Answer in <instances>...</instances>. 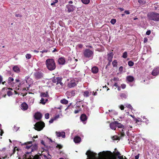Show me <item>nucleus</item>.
<instances>
[{
    "mask_svg": "<svg viewBox=\"0 0 159 159\" xmlns=\"http://www.w3.org/2000/svg\"><path fill=\"white\" fill-rule=\"evenodd\" d=\"M112 139L114 140H120V138L118 136L115 135L112 137Z\"/></svg>",
    "mask_w": 159,
    "mask_h": 159,
    "instance_id": "obj_30",
    "label": "nucleus"
},
{
    "mask_svg": "<svg viewBox=\"0 0 159 159\" xmlns=\"http://www.w3.org/2000/svg\"><path fill=\"white\" fill-rule=\"evenodd\" d=\"M8 89L7 88H6V87H4L2 89V91H4L5 90H6V91H7V90H8Z\"/></svg>",
    "mask_w": 159,
    "mask_h": 159,
    "instance_id": "obj_55",
    "label": "nucleus"
},
{
    "mask_svg": "<svg viewBox=\"0 0 159 159\" xmlns=\"http://www.w3.org/2000/svg\"><path fill=\"white\" fill-rule=\"evenodd\" d=\"M77 46L78 47V48L81 49L82 48L83 46L82 44H79Z\"/></svg>",
    "mask_w": 159,
    "mask_h": 159,
    "instance_id": "obj_48",
    "label": "nucleus"
},
{
    "mask_svg": "<svg viewBox=\"0 0 159 159\" xmlns=\"http://www.w3.org/2000/svg\"><path fill=\"white\" fill-rule=\"evenodd\" d=\"M62 147V146L60 144H58L56 146V148H59V149H61Z\"/></svg>",
    "mask_w": 159,
    "mask_h": 159,
    "instance_id": "obj_46",
    "label": "nucleus"
},
{
    "mask_svg": "<svg viewBox=\"0 0 159 159\" xmlns=\"http://www.w3.org/2000/svg\"><path fill=\"white\" fill-rule=\"evenodd\" d=\"M77 91L76 90H73L70 92V93L72 96H75L77 93Z\"/></svg>",
    "mask_w": 159,
    "mask_h": 159,
    "instance_id": "obj_31",
    "label": "nucleus"
},
{
    "mask_svg": "<svg viewBox=\"0 0 159 159\" xmlns=\"http://www.w3.org/2000/svg\"><path fill=\"white\" fill-rule=\"evenodd\" d=\"M89 94L90 93L88 91H86L84 93V96L86 97L89 96Z\"/></svg>",
    "mask_w": 159,
    "mask_h": 159,
    "instance_id": "obj_34",
    "label": "nucleus"
},
{
    "mask_svg": "<svg viewBox=\"0 0 159 159\" xmlns=\"http://www.w3.org/2000/svg\"><path fill=\"white\" fill-rule=\"evenodd\" d=\"M119 108L121 110H123L124 109V105H121L119 106Z\"/></svg>",
    "mask_w": 159,
    "mask_h": 159,
    "instance_id": "obj_47",
    "label": "nucleus"
},
{
    "mask_svg": "<svg viewBox=\"0 0 159 159\" xmlns=\"http://www.w3.org/2000/svg\"><path fill=\"white\" fill-rule=\"evenodd\" d=\"M81 138L78 136H76L74 138V141L76 143H78L81 141Z\"/></svg>",
    "mask_w": 159,
    "mask_h": 159,
    "instance_id": "obj_20",
    "label": "nucleus"
},
{
    "mask_svg": "<svg viewBox=\"0 0 159 159\" xmlns=\"http://www.w3.org/2000/svg\"><path fill=\"white\" fill-rule=\"evenodd\" d=\"M134 121H136V123H137V122L139 121V120H138L136 118H134Z\"/></svg>",
    "mask_w": 159,
    "mask_h": 159,
    "instance_id": "obj_62",
    "label": "nucleus"
},
{
    "mask_svg": "<svg viewBox=\"0 0 159 159\" xmlns=\"http://www.w3.org/2000/svg\"><path fill=\"white\" fill-rule=\"evenodd\" d=\"M80 119L81 121H84L87 120L86 116L85 114H82L80 117Z\"/></svg>",
    "mask_w": 159,
    "mask_h": 159,
    "instance_id": "obj_25",
    "label": "nucleus"
},
{
    "mask_svg": "<svg viewBox=\"0 0 159 159\" xmlns=\"http://www.w3.org/2000/svg\"><path fill=\"white\" fill-rule=\"evenodd\" d=\"M158 3H156V6L154 7V9L155 10L157 9L158 6Z\"/></svg>",
    "mask_w": 159,
    "mask_h": 159,
    "instance_id": "obj_59",
    "label": "nucleus"
},
{
    "mask_svg": "<svg viewBox=\"0 0 159 159\" xmlns=\"http://www.w3.org/2000/svg\"><path fill=\"white\" fill-rule=\"evenodd\" d=\"M108 159H116V158L114 155H111V158H108Z\"/></svg>",
    "mask_w": 159,
    "mask_h": 159,
    "instance_id": "obj_54",
    "label": "nucleus"
},
{
    "mask_svg": "<svg viewBox=\"0 0 159 159\" xmlns=\"http://www.w3.org/2000/svg\"><path fill=\"white\" fill-rule=\"evenodd\" d=\"M76 85L75 81L74 80H72L70 81V82L68 84L69 87L71 88L74 87Z\"/></svg>",
    "mask_w": 159,
    "mask_h": 159,
    "instance_id": "obj_17",
    "label": "nucleus"
},
{
    "mask_svg": "<svg viewBox=\"0 0 159 159\" xmlns=\"http://www.w3.org/2000/svg\"><path fill=\"white\" fill-rule=\"evenodd\" d=\"M37 148L38 146L36 144L32 145L31 148H30V150L25 152V154L24 155V157L25 159H31L30 158L28 157L27 155L31 153L32 152L37 150Z\"/></svg>",
    "mask_w": 159,
    "mask_h": 159,
    "instance_id": "obj_3",
    "label": "nucleus"
},
{
    "mask_svg": "<svg viewBox=\"0 0 159 159\" xmlns=\"http://www.w3.org/2000/svg\"><path fill=\"white\" fill-rule=\"evenodd\" d=\"M45 126V124L43 122L40 121L38 122L34 125L35 129L39 131L42 129Z\"/></svg>",
    "mask_w": 159,
    "mask_h": 159,
    "instance_id": "obj_5",
    "label": "nucleus"
},
{
    "mask_svg": "<svg viewBox=\"0 0 159 159\" xmlns=\"http://www.w3.org/2000/svg\"><path fill=\"white\" fill-rule=\"evenodd\" d=\"M138 2L141 5H144L145 3V2L143 0H138Z\"/></svg>",
    "mask_w": 159,
    "mask_h": 159,
    "instance_id": "obj_36",
    "label": "nucleus"
},
{
    "mask_svg": "<svg viewBox=\"0 0 159 159\" xmlns=\"http://www.w3.org/2000/svg\"><path fill=\"white\" fill-rule=\"evenodd\" d=\"M110 153L109 154H108L107 155V157L108 158H111V156L113 155L116 158V156H119L120 155V153L119 152H115L114 154H113L111 152L109 151Z\"/></svg>",
    "mask_w": 159,
    "mask_h": 159,
    "instance_id": "obj_14",
    "label": "nucleus"
},
{
    "mask_svg": "<svg viewBox=\"0 0 159 159\" xmlns=\"http://www.w3.org/2000/svg\"><path fill=\"white\" fill-rule=\"evenodd\" d=\"M46 65L47 69L49 70H53L56 68V64L53 59H47L46 61Z\"/></svg>",
    "mask_w": 159,
    "mask_h": 159,
    "instance_id": "obj_1",
    "label": "nucleus"
},
{
    "mask_svg": "<svg viewBox=\"0 0 159 159\" xmlns=\"http://www.w3.org/2000/svg\"><path fill=\"white\" fill-rule=\"evenodd\" d=\"M151 32L150 30H148L146 32V34L148 35H149L151 34Z\"/></svg>",
    "mask_w": 159,
    "mask_h": 159,
    "instance_id": "obj_57",
    "label": "nucleus"
},
{
    "mask_svg": "<svg viewBox=\"0 0 159 159\" xmlns=\"http://www.w3.org/2000/svg\"><path fill=\"white\" fill-rule=\"evenodd\" d=\"M125 13L127 15H129L130 14L129 11L128 10H126L125 11Z\"/></svg>",
    "mask_w": 159,
    "mask_h": 159,
    "instance_id": "obj_58",
    "label": "nucleus"
},
{
    "mask_svg": "<svg viewBox=\"0 0 159 159\" xmlns=\"http://www.w3.org/2000/svg\"><path fill=\"white\" fill-rule=\"evenodd\" d=\"M41 96L42 97L47 98L48 96V93L47 92H46V93H41Z\"/></svg>",
    "mask_w": 159,
    "mask_h": 159,
    "instance_id": "obj_27",
    "label": "nucleus"
},
{
    "mask_svg": "<svg viewBox=\"0 0 159 159\" xmlns=\"http://www.w3.org/2000/svg\"><path fill=\"white\" fill-rule=\"evenodd\" d=\"M127 52H124L123 53L122 57L123 58H125L127 57Z\"/></svg>",
    "mask_w": 159,
    "mask_h": 159,
    "instance_id": "obj_38",
    "label": "nucleus"
},
{
    "mask_svg": "<svg viewBox=\"0 0 159 159\" xmlns=\"http://www.w3.org/2000/svg\"><path fill=\"white\" fill-rule=\"evenodd\" d=\"M56 136L57 137H61L62 138H64L66 137V133L65 132H56Z\"/></svg>",
    "mask_w": 159,
    "mask_h": 159,
    "instance_id": "obj_12",
    "label": "nucleus"
},
{
    "mask_svg": "<svg viewBox=\"0 0 159 159\" xmlns=\"http://www.w3.org/2000/svg\"><path fill=\"white\" fill-rule=\"evenodd\" d=\"M113 80L114 81H119V78L118 77H114V79H113Z\"/></svg>",
    "mask_w": 159,
    "mask_h": 159,
    "instance_id": "obj_49",
    "label": "nucleus"
},
{
    "mask_svg": "<svg viewBox=\"0 0 159 159\" xmlns=\"http://www.w3.org/2000/svg\"><path fill=\"white\" fill-rule=\"evenodd\" d=\"M39 158H40V157L39 156L37 155H34V158H33V159H39Z\"/></svg>",
    "mask_w": 159,
    "mask_h": 159,
    "instance_id": "obj_44",
    "label": "nucleus"
},
{
    "mask_svg": "<svg viewBox=\"0 0 159 159\" xmlns=\"http://www.w3.org/2000/svg\"><path fill=\"white\" fill-rule=\"evenodd\" d=\"M62 78L60 77H53L52 79V82L53 83H56L57 85L60 88L63 86V83L61 82Z\"/></svg>",
    "mask_w": 159,
    "mask_h": 159,
    "instance_id": "obj_4",
    "label": "nucleus"
},
{
    "mask_svg": "<svg viewBox=\"0 0 159 159\" xmlns=\"http://www.w3.org/2000/svg\"><path fill=\"white\" fill-rule=\"evenodd\" d=\"M119 159H124L122 156H119L117 157ZM125 159H126L125 157Z\"/></svg>",
    "mask_w": 159,
    "mask_h": 159,
    "instance_id": "obj_50",
    "label": "nucleus"
},
{
    "mask_svg": "<svg viewBox=\"0 0 159 159\" xmlns=\"http://www.w3.org/2000/svg\"><path fill=\"white\" fill-rule=\"evenodd\" d=\"M31 57V55L30 54L27 53L25 55V57L28 59H30Z\"/></svg>",
    "mask_w": 159,
    "mask_h": 159,
    "instance_id": "obj_40",
    "label": "nucleus"
},
{
    "mask_svg": "<svg viewBox=\"0 0 159 159\" xmlns=\"http://www.w3.org/2000/svg\"><path fill=\"white\" fill-rule=\"evenodd\" d=\"M3 80V77L2 76L0 75V84L1 83V82H2Z\"/></svg>",
    "mask_w": 159,
    "mask_h": 159,
    "instance_id": "obj_56",
    "label": "nucleus"
},
{
    "mask_svg": "<svg viewBox=\"0 0 159 159\" xmlns=\"http://www.w3.org/2000/svg\"><path fill=\"white\" fill-rule=\"evenodd\" d=\"M45 118L47 119H48L49 118V114L48 113H47L45 114Z\"/></svg>",
    "mask_w": 159,
    "mask_h": 159,
    "instance_id": "obj_42",
    "label": "nucleus"
},
{
    "mask_svg": "<svg viewBox=\"0 0 159 159\" xmlns=\"http://www.w3.org/2000/svg\"><path fill=\"white\" fill-rule=\"evenodd\" d=\"M125 106L128 108L130 109L131 111L134 110V108H133L131 105H130V104H127L125 105Z\"/></svg>",
    "mask_w": 159,
    "mask_h": 159,
    "instance_id": "obj_29",
    "label": "nucleus"
},
{
    "mask_svg": "<svg viewBox=\"0 0 159 159\" xmlns=\"http://www.w3.org/2000/svg\"><path fill=\"white\" fill-rule=\"evenodd\" d=\"M116 125H117V127L119 128H121L123 129V127H124V126L121 124L118 123L117 122V123H116Z\"/></svg>",
    "mask_w": 159,
    "mask_h": 159,
    "instance_id": "obj_32",
    "label": "nucleus"
},
{
    "mask_svg": "<svg viewBox=\"0 0 159 159\" xmlns=\"http://www.w3.org/2000/svg\"><path fill=\"white\" fill-rule=\"evenodd\" d=\"M54 120H55L54 119H51L50 120H49V123L50 124H51L52 123Z\"/></svg>",
    "mask_w": 159,
    "mask_h": 159,
    "instance_id": "obj_52",
    "label": "nucleus"
},
{
    "mask_svg": "<svg viewBox=\"0 0 159 159\" xmlns=\"http://www.w3.org/2000/svg\"><path fill=\"white\" fill-rule=\"evenodd\" d=\"M66 8L68 9V12H73L75 8V6L73 5H68L66 6Z\"/></svg>",
    "mask_w": 159,
    "mask_h": 159,
    "instance_id": "obj_11",
    "label": "nucleus"
},
{
    "mask_svg": "<svg viewBox=\"0 0 159 159\" xmlns=\"http://www.w3.org/2000/svg\"><path fill=\"white\" fill-rule=\"evenodd\" d=\"M21 108L23 110H26L28 108V106L26 103L24 102L21 104Z\"/></svg>",
    "mask_w": 159,
    "mask_h": 159,
    "instance_id": "obj_19",
    "label": "nucleus"
},
{
    "mask_svg": "<svg viewBox=\"0 0 159 159\" xmlns=\"http://www.w3.org/2000/svg\"><path fill=\"white\" fill-rule=\"evenodd\" d=\"M126 80L129 82H131L134 80V78L132 76H127Z\"/></svg>",
    "mask_w": 159,
    "mask_h": 159,
    "instance_id": "obj_21",
    "label": "nucleus"
},
{
    "mask_svg": "<svg viewBox=\"0 0 159 159\" xmlns=\"http://www.w3.org/2000/svg\"><path fill=\"white\" fill-rule=\"evenodd\" d=\"M159 74V67L155 68L152 72V75L153 76H156Z\"/></svg>",
    "mask_w": 159,
    "mask_h": 159,
    "instance_id": "obj_10",
    "label": "nucleus"
},
{
    "mask_svg": "<svg viewBox=\"0 0 159 159\" xmlns=\"http://www.w3.org/2000/svg\"><path fill=\"white\" fill-rule=\"evenodd\" d=\"M61 102L62 104L66 105L68 103V101L67 100L65 99H63L61 100Z\"/></svg>",
    "mask_w": 159,
    "mask_h": 159,
    "instance_id": "obj_28",
    "label": "nucleus"
},
{
    "mask_svg": "<svg viewBox=\"0 0 159 159\" xmlns=\"http://www.w3.org/2000/svg\"><path fill=\"white\" fill-rule=\"evenodd\" d=\"M113 54L112 52H111L107 54V60L110 62H111L112 60V58Z\"/></svg>",
    "mask_w": 159,
    "mask_h": 159,
    "instance_id": "obj_18",
    "label": "nucleus"
},
{
    "mask_svg": "<svg viewBox=\"0 0 159 159\" xmlns=\"http://www.w3.org/2000/svg\"><path fill=\"white\" fill-rule=\"evenodd\" d=\"M148 41V39L146 38H145L144 39V43H146Z\"/></svg>",
    "mask_w": 159,
    "mask_h": 159,
    "instance_id": "obj_63",
    "label": "nucleus"
},
{
    "mask_svg": "<svg viewBox=\"0 0 159 159\" xmlns=\"http://www.w3.org/2000/svg\"><path fill=\"white\" fill-rule=\"evenodd\" d=\"M34 118L36 120H39L42 117V114L39 112L35 113L34 115Z\"/></svg>",
    "mask_w": 159,
    "mask_h": 159,
    "instance_id": "obj_16",
    "label": "nucleus"
},
{
    "mask_svg": "<svg viewBox=\"0 0 159 159\" xmlns=\"http://www.w3.org/2000/svg\"><path fill=\"white\" fill-rule=\"evenodd\" d=\"M76 109H78L77 110H76L74 111V113L75 114H77L81 110V108L80 107V106L76 105L75 107Z\"/></svg>",
    "mask_w": 159,
    "mask_h": 159,
    "instance_id": "obj_23",
    "label": "nucleus"
},
{
    "mask_svg": "<svg viewBox=\"0 0 159 159\" xmlns=\"http://www.w3.org/2000/svg\"><path fill=\"white\" fill-rule=\"evenodd\" d=\"M44 100V99L43 98H42L40 102L43 104H44L46 103V101H45Z\"/></svg>",
    "mask_w": 159,
    "mask_h": 159,
    "instance_id": "obj_41",
    "label": "nucleus"
},
{
    "mask_svg": "<svg viewBox=\"0 0 159 159\" xmlns=\"http://www.w3.org/2000/svg\"><path fill=\"white\" fill-rule=\"evenodd\" d=\"M147 16L148 19L150 20L159 21V14L158 13L152 12L148 14Z\"/></svg>",
    "mask_w": 159,
    "mask_h": 159,
    "instance_id": "obj_2",
    "label": "nucleus"
},
{
    "mask_svg": "<svg viewBox=\"0 0 159 159\" xmlns=\"http://www.w3.org/2000/svg\"><path fill=\"white\" fill-rule=\"evenodd\" d=\"M120 87L122 88L123 89H124L126 87V85L125 84H122L120 85Z\"/></svg>",
    "mask_w": 159,
    "mask_h": 159,
    "instance_id": "obj_43",
    "label": "nucleus"
},
{
    "mask_svg": "<svg viewBox=\"0 0 159 159\" xmlns=\"http://www.w3.org/2000/svg\"><path fill=\"white\" fill-rule=\"evenodd\" d=\"M16 16V17H22V16L20 14H16L15 15Z\"/></svg>",
    "mask_w": 159,
    "mask_h": 159,
    "instance_id": "obj_61",
    "label": "nucleus"
},
{
    "mask_svg": "<svg viewBox=\"0 0 159 159\" xmlns=\"http://www.w3.org/2000/svg\"><path fill=\"white\" fill-rule=\"evenodd\" d=\"M98 68L96 66H93L91 68V71L93 74H96L98 72Z\"/></svg>",
    "mask_w": 159,
    "mask_h": 159,
    "instance_id": "obj_22",
    "label": "nucleus"
},
{
    "mask_svg": "<svg viewBox=\"0 0 159 159\" xmlns=\"http://www.w3.org/2000/svg\"><path fill=\"white\" fill-rule=\"evenodd\" d=\"M82 2L85 4H87L89 3L90 2L89 0H81Z\"/></svg>",
    "mask_w": 159,
    "mask_h": 159,
    "instance_id": "obj_35",
    "label": "nucleus"
},
{
    "mask_svg": "<svg viewBox=\"0 0 159 159\" xmlns=\"http://www.w3.org/2000/svg\"><path fill=\"white\" fill-rule=\"evenodd\" d=\"M14 81V79L11 77H9L8 79V83L10 85H13V82Z\"/></svg>",
    "mask_w": 159,
    "mask_h": 159,
    "instance_id": "obj_24",
    "label": "nucleus"
},
{
    "mask_svg": "<svg viewBox=\"0 0 159 159\" xmlns=\"http://www.w3.org/2000/svg\"><path fill=\"white\" fill-rule=\"evenodd\" d=\"M116 123H117V121H114V122L111 123L110 124V127L111 129L112 130H115L117 127V125Z\"/></svg>",
    "mask_w": 159,
    "mask_h": 159,
    "instance_id": "obj_13",
    "label": "nucleus"
},
{
    "mask_svg": "<svg viewBox=\"0 0 159 159\" xmlns=\"http://www.w3.org/2000/svg\"><path fill=\"white\" fill-rule=\"evenodd\" d=\"M111 61H109V62H108V64H107V67L108 66H109L111 64Z\"/></svg>",
    "mask_w": 159,
    "mask_h": 159,
    "instance_id": "obj_64",
    "label": "nucleus"
},
{
    "mask_svg": "<svg viewBox=\"0 0 159 159\" xmlns=\"http://www.w3.org/2000/svg\"><path fill=\"white\" fill-rule=\"evenodd\" d=\"M93 54V52L91 50H85L84 52V56L86 58L90 57Z\"/></svg>",
    "mask_w": 159,
    "mask_h": 159,
    "instance_id": "obj_8",
    "label": "nucleus"
},
{
    "mask_svg": "<svg viewBox=\"0 0 159 159\" xmlns=\"http://www.w3.org/2000/svg\"><path fill=\"white\" fill-rule=\"evenodd\" d=\"M34 76L36 79H41L43 77V73L41 72H36L34 74Z\"/></svg>",
    "mask_w": 159,
    "mask_h": 159,
    "instance_id": "obj_7",
    "label": "nucleus"
},
{
    "mask_svg": "<svg viewBox=\"0 0 159 159\" xmlns=\"http://www.w3.org/2000/svg\"><path fill=\"white\" fill-rule=\"evenodd\" d=\"M16 148H17V147H15L14 148V149H13V152L12 153V154L15 153V152H16Z\"/></svg>",
    "mask_w": 159,
    "mask_h": 159,
    "instance_id": "obj_60",
    "label": "nucleus"
},
{
    "mask_svg": "<svg viewBox=\"0 0 159 159\" xmlns=\"http://www.w3.org/2000/svg\"><path fill=\"white\" fill-rule=\"evenodd\" d=\"M13 70L16 73H19L20 72V69L17 66H15L13 67Z\"/></svg>",
    "mask_w": 159,
    "mask_h": 159,
    "instance_id": "obj_26",
    "label": "nucleus"
},
{
    "mask_svg": "<svg viewBox=\"0 0 159 159\" xmlns=\"http://www.w3.org/2000/svg\"><path fill=\"white\" fill-rule=\"evenodd\" d=\"M114 86H115V87H116V88L117 87H119V86L118 85V83L116 82L114 83Z\"/></svg>",
    "mask_w": 159,
    "mask_h": 159,
    "instance_id": "obj_53",
    "label": "nucleus"
},
{
    "mask_svg": "<svg viewBox=\"0 0 159 159\" xmlns=\"http://www.w3.org/2000/svg\"><path fill=\"white\" fill-rule=\"evenodd\" d=\"M32 141H30L27 142H25L24 143H23L22 145H25V147L24 148L27 149H30V148L32 145Z\"/></svg>",
    "mask_w": 159,
    "mask_h": 159,
    "instance_id": "obj_9",
    "label": "nucleus"
},
{
    "mask_svg": "<svg viewBox=\"0 0 159 159\" xmlns=\"http://www.w3.org/2000/svg\"><path fill=\"white\" fill-rule=\"evenodd\" d=\"M128 65H129V66H133L134 65V62L131 61H129L128 62Z\"/></svg>",
    "mask_w": 159,
    "mask_h": 159,
    "instance_id": "obj_37",
    "label": "nucleus"
},
{
    "mask_svg": "<svg viewBox=\"0 0 159 159\" xmlns=\"http://www.w3.org/2000/svg\"><path fill=\"white\" fill-rule=\"evenodd\" d=\"M7 95L8 96H10L12 95V93L11 91H8L7 92Z\"/></svg>",
    "mask_w": 159,
    "mask_h": 159,
    "instance_id": "obj_45",
    "label": "nucleus"
},
{
    "mask_svg": "<svg viewBox=\"0 0 159 159\" xmlns=\"http://www.w3.org/2000/svg\"><path fill=\"white\" fill-rule=\"evenodd\" d=\"M117 61L116 60H115L114 61H113L112 62V65L113 66H117Z\"/></svg>",
    "mask_w": 159,
    "mask_h": 159,
    "instance_id": "obj_33",
    "label": "nucleus"
},
{
    "mask_svg": "<svg viewBox=\"0 0 159 159\" xmlns=\"http://www.w3.org/2000/svg\"><path fill=\"white\" fill-rule=\"evenodd\" d=\"M116 22V20L115 19H112L111 20L110 22L112 24H115Z\"/></svg>",
    "mask_w": 159,
    "mask_h": 159,
    "instance_id": "obj_39",
    "label": "nucleus"
},
{
    "mask_svg": "<svg viewBox=\"0 0 159 159\" xmlns=\"http://www.w3.org/2000/svg\"><path fill=\"white\" fill-rule=\"evenodd\" d=\"M59 64L63 65L65 64L66 62V60L64 57H60L58 60Z\"/></svg>",
    "mask_w": 159,
    "mask_h": 159,
    "instance_id": "obj_15",
    "label": "nucleus"
},
{
    "mask_svg": "<svg viewBox=\"0 0 159 159\" xmlns=\"http://www.w3.org/2000/svg\"><path fill=\"white\" fill-rule=\"evenodd\" d=\"M86 154L87 155L88 157L89 158L88 159H94L97 155L96 153H94L90 150L86 152Z\"/></svg>",
    "mask_w": 159,
    "mask_h": 159,
    "instance_id": "obj_6",
    "label": "nucleus"
},
{
    "mask_svg": "<svg viewBox=\"0 0 159 159\" xmlns=\"http://www.w3.org/2000/svg\"><path fill=\"white\" fill-rule=\"evenodd\" d=\"M120 96L121 97L125 98H126V95L125 93H121L120 94Z\"/></svg>",
    "mask_w": 159,
    "mask_h": 159,
    "instance_id": "obj_51",
    "label": "nucleus"
}]
</instances>
